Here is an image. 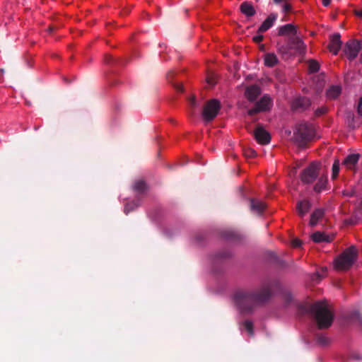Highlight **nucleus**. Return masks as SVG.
I'll use <instances>...</instances> for the list:
<instances>
[{
	"label": "nucleus",
	"instance_id": "nucleus-1",
	"mask_svg": "<svg viewBox=\"0 0 362 362\" xmlns=\"http://www.w3.org/2000/svg\"><path fill=\"white\" fill-rule=\"evenodd\" d=\"M274 284V281L268 280L255 290H239L234 293L233 300L242 313H251L272 298Z\"/></svg>",
	"mask_w": 362,
	"mask_h": 362
},
{
	"label": "nucleus",
	"instance_id": "nucleus-27",
	"mask_svg": "<svg viewBox=\"0 0 362 362\" xmlns=\"http://www.w3.org/2000/svg\"><path fill=\"white\" fill-rule=\"evenodd\" d=\"M308 68L310 73H316L320 69V64L316 60L310 59L308 62Z\"/></svg>",
	"mask_w": 362,
	"mask_h": 362
},
{
	"label": "nucleus",
	"instance_id": "nucleus-2",
	"mask_svg": "<svg viewBox=\"0 0 362 362\" xmlns=\"http://www.w3.org/2000/svg\"><path fill=\"white\" fill-rule=\"evenodd\" d=\"M299 309L303 313L313 315L319 329H327L331 326L334 315L324 301H317L308 305H301Z\"/></svg>",
	"mask_w": 362,
	"mask_h": 362
},
{
	"label": "nucleus",
	"instance_id": "nucleus-19",
	"mask_svg": "<svg viewBox=\"0 0 362 362\" xmlns=\"http://www.w3.org/2000/svg\"><path fill=\"white\" fill-rule=\"evenodd\" d=\"M341 93V88L340 86L333 85L331 86L326 92V95L328 99L334 100L337 98Z\"/></svg>",
	"mask_w": 362,
	"mask_h": 362
},
{
	"label": "nucleus",
	"instance_id": "nucleus-33",
	"mask_svg": "<svg viewBox=\"0 0 362 362\" xmlns=\"http://www.w3.org/2000/svg\"><path fill=\"white\" fill-rule=\"evenodd\" d=\"M273 24H262L257 30V33L262 34L268 30Z\"/></svg>",
	"mask_w": 362,
	"mask_h": 362
},
{
	"label": "nucleus",
	"instance_id": "nucleus-28",
	"mask_svg": "<svg viewBox=\"0 0 362 362\" xmlns=\"http://www.w3.org/2000/svg\"><path fill=\"white\" fill-rule=\"evenodd\" d=\"M243 325L245 328V329L248 332V334L250 335V336H253L254 334V326H253V323L252 321L250 320H245L243 322Z\"/></svg>",
	"mask_w": 362,
	"mask_h": 362
},
{
	"label": "nucleus",
	"instance_id": "nucleus-29",
	"mask_svg": "<svg viewBox=\"0 0 362 362\" xmlns=\"http://www.w3.org/2000/svg\"><path fill=\"white\" fill-rule=\"evenodd\" d=\"M315 340L317 343L322 346H326L329 344V339L321 334H317L315 335Z\"/></svg>",
	"mask_w": 362,
	"mask_h": 362
},
{
	"label": "nucleus",
	"instance_id": "nucleus-39",
	"mask_svg": "<svg viewBox=\"0 0 362 362\" xmlns=\"http://www.w3.org/2000/svg\"><path fill=\"white\" fill-rule=\"evenodd\" d=\"M326 111H327L326 108H324V107L318 108L315 111V115L317 116H320V115L325 114L326 112Z\"/></svg>",
	"mask_w": 362,
	"mask_h": 362
},
{
	"label": "nucleus",
	"instance_id": "nucleus-49",
	"mask_svg": "<svg viewBox=\"0 0 362 362\" xmlns=\"http://www.w3.org/2000/svg\"><path fill=\"white\" fill-rule=\"evenodd\" d=\"M354 118L353 117L352 118V122L351 124H349V126H351L352 128H355L356 127L355 124H354Z\"/></svg>",
	"mask_w": 362,
	"mask_h": 362
},
{
	"label": "nucleus",
	"instance_id": "nucleus-47",
	"mask_svg": "<svg viewBox=\"0 0 362 362\" xmlns=\"http://www.w3.org/2000/svg\"><path fill=\"white\" fill-rule=\"evenodd\" d=\"M54 30V28L53 26H49L47 29V31L49 33H52Z\"/></svg>",
	"mask_w": 362,
	"mask_h": 362
},
{
	"label": "nucleus",
	"instance_id": "nucleus-31",
	"mask_svg": "<svg viewBox=\"0 0 362 362\" xmlns=\"http://www.w3.org/2000/svg\"><path fill=\"white\" fill-rule=\"evenodd\" d=\"M139 204L136 202L127 203L124 206V213L128 214L130 211H133L135 208L138 207Z\"/></svg>",
	"mask_w": 362,
	"mask_h": 362
},
{
	"label": "nucleus",
	"instance_id": "nucleus-6",
	"mask_svg": "<svg viewBox=\"0 0 362 362\" xmlns=\"http://www.w3.org/2000/svg\"><path fill=\"white\" fill-rule=\"evenodd\" d=\"M320 163L313 162L307 168L303 169L300 174V180L304 184H312L319 176Z\"/></svg>",
	"mask_w": 362,
	"mask_h": 362
},
{
	"label": "nucleus",
	"instance_id": "nucleus-42",
	"mask_svg": "<svg viewBox=\"0 0 362 362\" xmlns=\"http://www.w3.org/2000/svg\"><path fill=\"white\" fill-rule=\"evenodd\" d=\"M358 112L362 116V98L360 100V103L358 107Z\"/></svg>",
	"mask_w": 362,
	"mask_h": 362
},
{
	"label": "nucleus",
	"instance_id": "nucleus-20",
	"mask_svg": "<svg viewBox=\"0 0 362 362\" xmlns=\"http://www.w3.org/2000/svg\"><path fill=\"white\" fill-rule=\"evenodd\" d=\"M311 237L315 243H329L332 240V238L320 231L314 233Z\"/></svg>",
	"mask_w": 362,
	"mask_h": 362
},
{
	"label": "nucleus",
	"instance_id": "nucleus-51",
	"mask_svg": "<svg viewBox=\"0 0 362 362\" xmlns=\"http://www.w3.org/2000/svg\"><path fill=\"white\" fill-rule=\"evenodd\" d=\"M1 72H3V70H1V71H0V74H1Z\"/></svg>",
	"mask_w": 362,
	"mask_h": 362
},
{
	"label": "nucleus",
	"instance_id": "nucleus-36",
	"mask_svg": "<svg viewBox=\"0 0 362 362\" xmlns=\"http://www.w3.org/2000/svg\"><path fill=\"white\" fill-rule=\"evenodd\" d=\"M173 86L174 87V88L178 91V92H182L183 91V86L181 83H173Z\"/></svg>",
	"mask_w": 362,
	"mask_h": 362
},
{
	"label": "nucleus",
	"instance_id": "nucleus-22",
	"mask_svg": "<svg viewBox=\"0 0 362 362\" xmlns=\"http://www.w3.org/2000/svg\"><path fill=\"white\" fill-rule=\"evenodd\" d=\"M324 216V211L322 209H315L310 216V225L315 226L317 221Z\"/></svg>",
	"mask_w": 362,
	"mask_h": 362
},
{
	"label": "nucleus",
	"instance_id": "nucleus-7",
	"mask_svg": "<svg viewBox=\"0 0 362 362\" xmlns=\"http://www.w3.org/2000/svg\"><path fill=\"white\" fill-rule=\"evenodd\" d=\"M221 109L220 102L216 99H212L206 102L203 111L202 117L206 122L212 121L218 115Z\"/></svg>",
	"mask_w": 362,
	"mask_h": 362
},
{
	"label": "nucleus",
	"instance_id": "nucleus-30",
	"mask_svg": "<svg viewBox=\"0 0 362 362\" xmlns=\"http://www.w3.org/2000/svg\"><path fill=\"white\" fill-rule=\"evenodd\" d=\"M339 166H340L339 160L338 159H336L332 165V178L333 180L335 179L339 175Z\"/></svg>",
	"mask_w": 362,
	"mask_h": 362
},
{
	"label": "nucleus",
	"instance_id": "nucleus-3",
	"mask_svg": "<svg viewBox=\"0 0 362 362\" xmlns=\"http://www.w3.org/2000/svg\"><path fill=\"white\" fill-rule=\"evenodd\" d=\"M279 35L286 36L287 42L291 47V50L299 54H304L306 50V46L300 37L298 35L297 28L293 24H285L279 28Z\"/></svg>",
	"mask_w": 362,
	"mask_h": 362
},
{
	"label": "nucleus",
	"instance_id": "nucleus-10",
	"mask_svg": "<svg viewBox=\"0 0 362 362\" xmlns=\"http://www.w3.org/2000/svg\"><path fill=\"white\" fill-rule=\"evenodd\" d=\"M253 135L257 143L262 145H267L271 141L270 134L260 124L257 126L253 132Z\"/></svg>",
	"mask_w": 362,
	"mask_h": 362
},
{
	"label": "nucleus",
	"instance_id": "nucleus-23",
	"mask_svg": "<svg viewBox=\"0 0 362 362\" xmlns=\"http://www.w3.org/2000/svg\"><path fill=\"white\" fill-rule=\"evenodd\" d=\"M279 62L277 57L274 53H267L264 56V64L269 67H273Z\"/></svg>",
	"mask_w": 362,
	"mask_h": 362
},
{
	"label": "nucleus",
	"instance_id": "nucleus-40",
	"mask_svg": "<svg viewBox=\"0 0 362 362\" xmlns=\"http://www.w3.org/2000/svg\"><path fill=\"white\" fill-rule=\"evenodd\" d=\"M354 14L357 16L358 20L362 19V8L359 10H354Z\"/></svg>",
	"mask_w": 362,
	"mask_h": 362
},
{
	"label": "nucleus",
	"instance_id": "nucleus-5",
	"mask_svg": "<svg viewBox=\"0 0 362 362\" xmlns=\"http://www.w3.org/2000/svg\"><path fill=\"white\" fill-rule=\"evenodd\" d=\"M314 136V129L312 125L305 122L300 123L294 132V140L300 147H305L306 144Z\"/></svg>",
	"mask_w": 362,
	"mask_h": 362
},
{
	"label": "nucleus",
	"instance_id": "nucleus-15",
	"mask_svg": "<svg viewBox=\"0 0 362 362\" xmlns=\"http://www.w3.org/2000/svg\"><path fill=\"white\" fill-rule=\"evenodd\" d=\"M359 157H360V155L358 153L350 154L345 158V159L342 162V164L347 169L352 170L354 168V167L357 164Z\"/></svg>",
	"mask_w": 362,
	"mask_h": 362
},
{
	"label": "nucleus",
	"instance_id": "nucleus-13",
	"mask_svg": "<svg viewBox=\"0 0 362 362\" xmlns=\"http://www.w3.org/2000/svg\"><path fill=\"white\" fill-rule=\"evenodd\" d=\"M250 208L252 213L261 215L266 209V204L259 199H251Z\"/></svg>",
	"mask_w": 362,
	"mask_h": 362
},
{
	"label": "nucleus",
	"instance_id": "nucleus-4",
	"mask_svg": "<svg viewBox=\"0 0 362 362\" xmlns=\"http://www.w3.org/2000/svg\"><path fill=\"white\" fill-rule=\"evenodd\" d=\"M357 256L358 251L355 246L348 247L335 259V269L340 271L349 269L356 260Z\"/></svg>",
	"mask_w": 362,
	"mask_h": 362
},
{
	"label": "nucleus",
	"instance_id": "nucleus-43",
	"mask_svg": "<svg viewBox=\"0 0 362 362\" xmlns=\"http://www.w3.org/2000/svg\"><path fill=\"white\" fill-rule=\"evenodd\" d=\"M206 82L211 86H214L215 84V81L212 78L208 77L206 78Z\"/></svg>",
	"mask_w": 362,
	"mask_h": 362
},
{
	"label": "nucleus",
	"instance_id": "nucleus-17",
	"mask_svg": "<svg viewBox=\"0 0 362 362\" xmlns=\"http://www.w3.org/2000/svg\"><path fill=\"white\" fill-rule=\"evenodd\" d=\"M311 204L308 200L299 201L296 204V210L300 216L303 217L310 210Z\"/></svg>",
	"mask_w": 362,
	"mask_h": 362
},
{
	"label": "nucleus",
	"instance_id": "nucleus-26",
	"mask_svg": "<svg viewBox=\"0 0 362 362\" xmlns=\"http://www.w3.org/2000/svg\"><path fill=\"white\" fill-rule=\"evenodd\" d=\"M134 191L136 192L141 194L145 192L146 186L145 182L143 180H137L135 182L134 187Z\"/></svg>",
	"mask_w": 362,
	"mask_h": 362
},
{
	"label": "nucleus",
	"instance_id": "nucleus-50",
	"mask_svg": "<svg viewBox=\"0 0 362 362\" xmlns=\"http://www.w3.org/2000/svg\"><path fill=\"white\" fill-rule=\"evenodd\" d=\"M354 358H355L356 359H357V360H361V356H360L359 355H358V354L355 355V356H354Z\"/></svg>",
	"mask_w": 362,
	"mask_h": 362
},
{
	"label": "nucleus",
	"instance_id": "nucleus-48",
	"mask_svg": "<svg viewBox=\"0 0 362 362\" xmlns=\"http://www.w3.org/2000/svg\"><path fill=\"white\" fill-rule=\"evenodd\" d=\"M173 71H170L169 72L168 74H167V78L169 81H170V78L173 77Z\"/></svg>",
	"mask_w": 362,
	"mask_h": 362
},
{
	"label": "nucleus",
	"instance_id": "nucleus-41",
	"mask_svg": "<svg viewBox=\"0 0 362 362\" xmlns=\"http://www.w3.org/2000/svg\"><path fill=\"white\" fill-rule=\"evenodd\" d=\"M189 105L190 106L194 108L196 107L197 105V101H196V98L194 96L192 97L190 99H189Z\"/></svg>",
	"mask_w": 362,
	"mask_h": 362
},
{
	"label": "nucleus",
	"instance_id": "nucleus-12",
	"mask_svg": "<svg viewBox=\"0 0 362 362\" xmlns=\"http://www.w3.org/2000/svg\"><path fill=\"white\" fill-rule=\"evenodd\" d=\"M342 42L339 33H334L330 37V42L328 45L329 50L334 55H337L341 49Z\"/></svg>",
	"mask_w": 362,
	"mask_h": 362
},
{
	"label": "nucleus",
	"instance_id": "nucleus-11",
	"mask_svg": "<svg viewBox=\"0 0 362 362\" xmlns=\"http://www.w3.org/2000/svg\"><path fill=\"white\" fill-rule=\"evenodd\" d=\"M311 105V101L308 98L306 97H297L295 98L291 103V108L293 111L303 112Z\"/></svg>",
	"mask_w": 362,
	"mask_h": 362
},
{
	"label": "nucleus",
	"instance_id": "nucleus-38",
	"mask_svg": "<svg viewBox=\"0 0 362 362\" xmlns=\"http://www.w3.org/2000/svg\"><path fill=\"white\" fill-rule=\"evenodd\" d=\"M302 242L299 239H293L292 240V245L295 247H298L301 245Z\"/></svg>",
	"mask_w": 362,
	"mask_h": 362
},
{
	"label": "nucleus",
	"instance_id": "nucleus-8",
	"mask_svg": "<svg viewBox=\"0 0 362 362\" xmlns=\"http://www.w3.org/2000/svg\"><path fill=\"white\" fill-rule=\"evenodd\" d=\"M361 47L362 41L349 40L345 44L343 52L347 58L351 61L358 56Z\"/></svg>",
	"mask_w": 362,
	"mask_h": 362
},
{
	"label": "nucleus",
	"instance_id": "nucleus-9",
	"mask_svg": "<svg viewBox=\"0 0 362 362\" xmlns=\"http://www.w3.org/2000/svg\"><path fill=\"white\" fill-rule=\"evenodd\" d=\"M271 105V98L267 95H264L258 102L256 103L253 108L248 110V115L254 116L260 112L269 110Z\"/></svg>",
	"mask_w": 362,
	"mask_h": 362
},
{
	"label": "nucleus",
	"instance_id": "nucleus-37",
	"mask_svg": "<svg viewBox=\"0 0 362 362\" xmlns=\"http://www.w3.org/2000/svg\"><path fill=\"white\" fill-rule=\"evenodd\" d=\"M327 271V268L322 267L321 269V273L317 272L315 274L321 279L325 275Z\"/></svg>",
	"mask_w": 362,
	"mask_h": 362
},
{
	"label": "nucleus",
	"instance_id": "nucleus-35",
	"mask_svg": "<svg viewBox=\"0 0 362 362\" xmlns=\"http://www.w3.org/2000/svg\"><path fill=\"white\" fill-rule=\"evenodd\" d=\"M264 39V36L262 34L257 33V35L252 37V40L256 43L261 42Z\"/></svg>",
	"mask_w": 362,
	"mask_h": 362
},
{
	"label": "nucleus",
	"instance_id": "nucleus-21",
	"mask_svg": "<svg viewBox=\"0 0 362 362\" xmlns=\"http://www.w3.org/2000/svg\"><path fill=\"white\" fill-rule=\"evenodd\" d=\"M327 184V176L323 175L318 177L316 184L314 185V191L319 193L326 188Z\"/></svg>",
	"mask_w": 362,
	"mask_h": 362
},
{
	"label": "nucleus",
	"instance_id": "nucleus-44",
	"mask_svg": "<svg viewBox=\"0 0 362 362\" xmlns=\"http://www.w3.org/2000/svg\"><path fill=\"white\" fill-rule=\"evenodd\" d=\"M292 300V296L289 294L286 297V303L288 304Z\"/></svg>",
	"mask_w": 362,
	"mask_h": 362
},
{
	"label": "nucleus",
	"instance_id": "nucleus-14",
	"mask_svg": "<svg viewBox=\"0 0 362 362\" xmlns=\"http://www.w3.org/2000/svg\"><path fill=\"white\" fill-rule=\"evenodd\" d=\"M261 93L260 88L257 85H252L247 87L245 90V97L250 101H255Z\"/></svg>",
	"mask_w": 362,
	"mask_h": 362
},
{
	"label": "nucleus",
	"instance_id": "nucleus-25",
	"mask_svg": "<svg viewBox=\"0 0 362 362\" xmlns=\"http://www.w3.org/2000/svg\"><path fill=\"white\" fill-rule=\"evenodd\" d=\"M231 257V252L228 250H223L218 252L214 256V261L218 262L227 259Z\"/></svg>",
	"mask_w": 362,
	"mask_h": 362
},
{
	"label": "nucleus",
	"instance_id": "nucleus-34",
	"mask_svg": "<svg viewBox=\"0 0 362 362\" xmlns=\"http://www.w3.org/2000/svg\"><path fill=\"white\" fill-rule=\"evenodd\" d=\"M277 20V14L271 13L268 16V17L264 20L263 23H274Z\"/></svg>",
	"mask_w": 362,
	"mask_h": 362
},
{
	"label": "nucleus",
	"instance_id": "nucleus-16",
	"mask_svg": "<svg viewBox=\"0 0 362 362\" xmlns=\"http://www.w3.org/2000/svg\"><path fill=\"white\" fill-rule=\"evenodd\" d=\"M240 12L247 17H250L256 13V11L251 2L244 1L240 6Z\"/></svg>",
	"mask_w": 362,
	"mask_h": 362
},
{
	"label": "nucleus",
	"instance_id": "nucleus-24",
	"mask_svg": "<svg viewBox=\"0 0 362 362\" xmlns=\"http://www.w3.org/2000/svg\"><path fill=\"white\" fill-rule=\"evenodd\" d=\"M277 51L279 54L282 55L283 57H288L291 55L292 50L288 42L286 45H281L279 42H278Z\"/></svg>",
	"mask_w": 362,
	"mask_h": 362
},
{
	"label": "nucleus",
	"instance_id": "nucleus-46",
	"mask_svg": "<svg viewBox=\"0 0 362 362\" xmlns=\"http://www.w3.org/2000/svg\"><path fill=\"white\" fill-rule=\"evenodd\" d=\"M331 0H322V4L327 6L330 4Z\"/></svg>",
	"mask_w": 362,
	"mask_h": 362
},
{
	"label": "nucleus",
	"instance_id": "nucleus-45",
	"mask_svg": "<svg viewBox=\"0 0 362 362\" xmlns=\"http://www.w3.org/2000/svg\"><path fill=\"white\" fill-rule=\"evenodd\" d=\"M112 57L111 56H106L105 57V62L107 63H110L112 61Z\"/></svg>",
	"mask_w": 362,
	"mask_h": 362
},
{
	"label": "nucleus",
	"instance_id": "nucleus-18",
	"mask_svg": "<svg viewBox=\"0 0 362 362\" xmlns=\"http://www.w3.org/2000/svg\"><path fill=\"white\" fill-rule=\"evenodd\" d=\"M275 3L276 4H281L283 3V11L286 13L285 16L282 18V21H292V19L290 18V14L292 10L291 5L288 2V0H274Z\"/></svg>",
	"mask_w": 362,
	"mask_h": 362
},
{
	"label": "nucleus",
	"instance_id": "nucleus-32",
	"mask_svg": "<svg viewBox=\"0 0 362 362\" xmlns=\"http://www.w3.org/2000/svg\"><path fill=\"white\" fill-rule=\"evenodd\" d=\"M244 155L247 158H254L257 156V153L252 148H247L244 150Z\"/></svg>",
	"mask_w": 362,
	"mask_h": 362
}]
</instances>
